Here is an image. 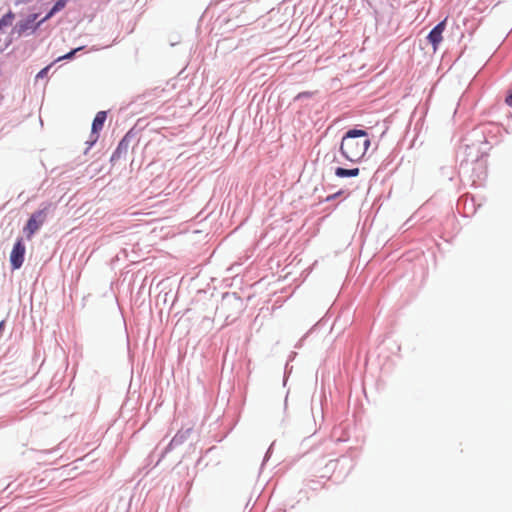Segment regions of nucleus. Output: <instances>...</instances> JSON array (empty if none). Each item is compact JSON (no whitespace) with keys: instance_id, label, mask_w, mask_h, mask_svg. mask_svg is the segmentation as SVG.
<instances>
[{"instance_id":"f8f14e48","label":"nucleus","mask_w":512,"mask_h":512,"mask_svg":"<svg viewBox=\"0 0 512 512\" xmlns=\"http://www.w3.org/2000/svg\"><path fill=\"white\" fill-rule=\"evenodd\" d=\"M505 102L508 106H512V90L511 93L506 97Z\"/></svg>"},{"instance_id":"20e7f679","label":"nucleus","mask_w":512,"mask_h":512,"mask_svg":"<svg viewBox=\"0 0 512 512\" xmlns=\"http://www.w3.org/2000/svg\"><path fill=\"white\" fill-rule=\"evenodd\" d=\"M25 255V245L23 244V240L20 238L14 244V247L10 253V263L12 269H19L24 261Z\"/></svg>"},{"instance_id":"0eeeda50","label":"nucleus","mask_w":512,"mask_h":512,"mask_svg":"<svg viewBox=\"0 0 512 512\" xmlns=\"http://www.w3.org/2000/svg\"><path fill=\"white\" fill-rule=\"evenodd\" d=\"M360 173L359 168H352V169H345L338 167L335 169V175L337 177L343 178V177H356Z\"/></svg>"},{"instance_id":"f03ea898","label":"nucleus","mask_w":512,"mask_h":512,"mask_svg":"<svg viewBox=\"0 0 512 512\" xmlns=\"http://www.w3.org/2000/svg\"><path fill=\"white\" fill-rule=\"evenodd\" d=\"M46 209L38 210L31 215L28 219L24 232L28 239H31L35 232H37L46 220Z\"/></svg>"},{"instance_id":"ddd939ff","label":"nucleus","mask_w":512,"mask_h":512,"mask_svg":"<svg viewBox=\"0 0 512 512\" xmlns=\"http://www.w3.org/2000/svg\"><path fill=\"white\" fill-rule=\"evenodd\" d=\"M48 68H49V67H46V68H44L43 70H41V71H40V73L38 74V76H43V75H45V73L47 72Z\"/></svg>"},{"instance_id":"39448f33","label":"nucleus","mask_w":512,"mask_h":512,"mask_svg":"<svg viewBox=\"0 0 512 512\" xmlns=\"http://www.w3.org/2000/svg\"><path fill=\"white\" fill-rule=\"evenodd\" d=\"M446 28V19L438 23L428 34V41L433 47V51H437L439 44L443 40V32Z\"/></svg>"},{"instance_id":"423d86ee","label":"nucleus","mask_w":512,"mask_h":512,"mask_svg":"<svg viewBox=\"0 0 512 512\" xmlns=\"http://www.w3.org/2000/svg\"><path fill=\"white\" fill-rule=\"evenodd\" d=\"M107 114L105 111H99L92 123V133H91V143L90 146L93 145L98 140V132L102 130L104 123L106 121Z\"/></svg>"},{"instance_id":"1a4fd4ad","label":"nucleus","mask_w":512,"mask_h":512,"mask_svg":"<svg viewBox=\"0 0 512 512\" xmlns=\"http://www.w3.org/2000/svg\"><path fill=\"white\" fill-rule=\"evenodd\" d=\"M15 19V14L12 11L7 12L1 19H0V30L9 27L12 25L13 21Z\"/></svg>"},{"instance_id":"f257e3e1","label":"nucleus","mask_w":512,"mask_h":512,"mask_svg":"<svg viewBox=\"0 0 512 512\" xmlns=\"http://www.w3.org/2000/svg\"><path fill=\"white\" fill-rule=\"evenodd\" d=\"M371 142L364 130H349L342 138L340 151L345 159L357 162L363 158Z\"/></svg>"},{"instance_id":"7ed1b4c3","label":"nucleus","mask_w":512,"mask_h":512,"mask_svg":"<svg viewBox=\"0 0 512 512\" xmlns=\"http://www.w3.org/2000/svg\"><path fill=\"white\" fill-rule=\"evenodd\" d=\"M37 18L38 14H31L26 19L19 21L14 28L15 32L19 36L24 35L27 32H35L38 27L45 22L42 21V19L36 22Z\"/></svg>"},{"instance_id":"9b49d317","label":"nucleus","mask_w":512,"mask_h":512,"mask_svg":"<svg viewBox=\"0 0 512 512\" xmlns=\"http://www.w3.org/2000/svg\"><path fill=\"white\" fill-rule=\"evenodd\" d=\"M343 193H344V191H343V190H339L338 192H336V193H334V194H332V195L327 196V197H326V199H325V201H326V202L332 201V200H334L335 198H337V197L341 196Z\"/></svg>"},{"instance_id":"6e6552de","label":"nucleus","mask_w":512,"mask_h":512,"mask_svg":"<svg viewBox=\"0 0 512 512\" xmlns=\"http://www.w3.org/2000/svg\"><path fill=\"white\" fill-rule=\"evenodd\" d=\"M66 5V0H58L55 5L52 7V9L49 11V13L42 18V21H47L50 19L55 13L62 10Z\"/></svg>"},{"instance_id":"9d476101","label":"nucleus","mask_w":512,"mask_h":512,"mask_svg":"<svg viewBox=\"0 0 512 512\" xmlns=\"http://www.w3.org/2000/svg\"><path fill=\"white\" fill-rule=\"evenodd\" d=\"M81 49H82V47H78L63 56L58 57L57 61H61L64 59H71L75 55V53L80 51Z\"/></svg>"}]
</instances>
